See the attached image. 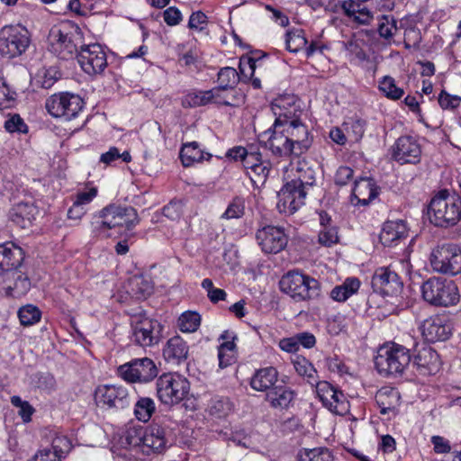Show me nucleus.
<instances>
[{
    "mask_svg": "<svg viewBox=\"0 0 461 461\" xmlns=\"http://www.w3.org/2000/svg\"><path fill=\"white\" fill-rule=\"evenodd\" d=\"M81 39L77 25L71 22H63L50 30L48 49L59 59L68 60L77 55Z\"/></svg>",
    "mask_w": 461,
    "mask_h": 461,
    "instance_id": "1",
    "label": "nucleus"
},
{
    "mask_svg": "<svg viewBox=\"0 0 461 461\" xmlns=\"http://www.w3.org/2000/svg\"><path fill=\"white\" fill-rule=\"evenodd\" d=\"M99 218L92 222L93 231L96 236L107 238L106 230L115 227H125L127 230L133 229L140 222L137 211L132 206H124L112 203L99 212Z\"/></svg>",
    "mask_w": 461,
    "mask_h": 461,
    "instance_id": "2",
    "label": "nucleus"
},
{
    "mask_svg": "<svg viewBox=\"0 0 461 461\" xmlns=\"http://www.w3.org/2000/svg\"><path fill=\"white\" fill-rule=\"evenodd\" d=\"M411 361L410 350L405 347L391 342L379 348L375 357L378 373L389 376L402 375Z\"/></svg>",
    "mask_w": 461,
    "mask_h": 461,
    "instance_id": "3",
    "label": "nucleus"
},
{
    "mask_svg": "<svg viewBox=\"0 0 461 461\" xmlns=\"http://www.w3.org/2000/svg\"><path fill=\"white\" fill-rule=\"evenodd\" d=\"M424 301L433 306L449 307L456 305L460 300L456 284L443 277H430L420 287Z\"/></svg>",
    "mask_w": 461,
    "mask_h": 461,
    "instance_id": "4",
    "label": "nucleus"
},
{
    "mask_svg": "<svg viewBox=\"0 0 461 461\" xmlns=\"http://www.w3.org/2000/svg\"><path fill=\"white\" fill-rule=\"evenodd\" d=\"M279 285L296 302L316 299L321 294L320 283L315 278L295 271L285 275Z\"/></svg>",
    "mask_w": 461,
    "mask_h": 461,
    "instance_id": "5",
    "label": "nucleus"
},
{
    "mask_svg": "<svg viewBox=\"0 0 461 461\" xmlns=\"http://www.w3.org/2000/svg\"><path fill=\"white\" fill-rule=\"evenodd\" d=\"M157 396L164 404H176L189 393L190 384L186 378L177 373H166L156 382Z\"/></svg>",
    "mask_w": 461,
    "mask_h": 461,
    "instance_id": "6",
    "label": "nucleus"
},
{
    "mask_svg": "<svg viewBox=\"0 0 461 461\" xmlns=\"http://www.w3.org/2000/svg\"><path fill=\"white\" fill-rule=\"evenodd\" d=\"M31 43L30 32L20 25L5 26L0 30V55L14 59L26 51Z\"/></svg>",
    "mask_w": 461,
    "mask_h": 461,
    "instance_id": "7",
    "label": "nucleus"
},
{
    "mask_svg": "<svg viewBox=\"0 0 461 461\" xmlns=\"http://www.w3.org/2000/svg\"><path fill=\"white\" fill-rule=\"evenodd\" d=\"M131 326L132 339L140 347H151L158 344L161 339V324L142 312L131 314Z\"/></svg>",
    "mask_w": 461,
    "mask_h": 461,
    "instance_id": "8",
    "label": "nucleus"
},
{
    "mask_svg": "<svg viewBox=\"0 0 461 461\" xmlns=\"http://www.w3.org/2000/svg\"><path fill=\"white\" fill-rule=\"evenodd\" d=\"M429 261L434 271L456 276L461 272V249L454 244L438 245L432 249Z\"/></svg>",
    "mask_w": 461,
    "mask_h": 461,
    "instance_id": "9",
    "label": "nucleus"
},
{
    "mask_svg": "<svg viewBox=\"0 0 461 461\" xmlns=\"http://www.w3.org/2000/svg\"><path fill=\"white\" fill-rule=\"evenodd\" d=\"M84 104L83 99L78 95L65 92L50 96L46 100L45 107L52 117L70 121L77 117Z\"/></svg>",
    "mask_w": 461,
    "mask_h": 461,
    "instance_id": "10",
    "label": "nucleus"
},
{
    "mask_svg": "<svg viewBox=\"0 0 461 461\" xmlns=\"http://www.w3.org/2000/svg\"><path fill=\"white\" fill-rule=\"evenodd\" d=\"M258 140L274 156L286 158L294 155V146L289 142L280 119L275 121L271 128L260 133Z\"/></svg>",
    "mask_w": 461,
    "mask_h": 461,
    "instance_id": "11",
    "label": "nucleus"
},
{
    "mask_svg": "<svg viewBox=\"0 0 461 461\" xmlns=\"http://www.w3.org/2000/svg\"><path fill=\"white\" fill-rule=\"evenodd\" d=\"M120 376L130 383H148L158 375V368L149 357L135 358L119 366Z\"/></svg>",
    "mask_w": 461,
    "mask_h": 461,
    "instance_id": "12",
    "label": "nucleus"
},
{
    "mask_svg": "<svg viewBox=\"0 0 461 461\" xmlns=\"http://www.w3.org/2000/svg\"><path fill=\"white\" fill-rule=\"evenodd\" d=\"M77 58L81 68L90 76L103 73L107 67L106 53L97 43L81 46Z\"/></svg>",
    "mask_w": 461,
    "mask_h": 461,
    "instance_id": "13",
    "label": "nucleus"
},
{
    "mask_svg": "<svg viewBox=\"0 0 461 461\" xmlns=\"http://www.w3.org/2000/svg\"><path fill=\"white\" fill-rule=\"evenodd\" d=\"M307 190L293 181L287 182L277 193L276 207L281 213L293 214L305 203Z\"/></svg>",
    "mask_w": 461,
    "mask_h": 461,
    "instance_id": "14",
    "label": "nucleus"
},
{
    "mask_svg": "<svg viewBox=\"0 0 461 461\" xmlns=\"http://www.w3.org/2000/svg\"><path fill=\"white\" fill-rule=\"evenodd\" d=\"M314 385L319 399L327 409L339 415L348 412V402L341 391L327 381H319Z\"/></svg>",
    "mask_w": 461,
    "mask_h": 461,
    "instance_id": "15",
    "label": "nucleus"
},
{
    "mask_svg": "<svg viewBox=\"0 0 461 461\" xmlns=\"http://www.w3.org/2000/svg\"><path fill=\"white\" fill-rule=\"evenodd\" d=\"M95 401L103 408L123 409L129 404V393L122 385H99L95 391Z\"/></svg>",
    "mask_w": 461,
    "mask_h": 461,
    "instance_id": "16",
    "label": "nucleus"
},
{
    "mask_svg": "<svg viewBox=\"0 0 461 461\" xmlns=\"http://www.w3.org/2000/svg\"><path fill=\"white\" fill-rule=\"evenodd\" d=\"M371 285L375 293L385 296L398 295L402 290L399 276L389 267L377 268L372 276Z\"/></svg>",
    "mask_w": 461,
    "mask_h": 461,
    "instance_id": "17",
    "label": "nucleus"
},
{
    "mask_svg": "<svg viewBox=\"0 0 461 461\" xmlns=\"http://www.w3.org/2000/svg\"><path fill=\"white\" fill-rule=\"evenodd\" d=\"M392 156L400 164H417L421 157V146L418 139L411 135L399 137L393 146Z\"/></svg>",
    "mask_w": 461,
    "mask_h": 461,
    "instance_id": "18",
    "label": "nucleus"
},
{
    "mask_svg": "<svg viewBox=\"0 0 461 461\" xmlns=\"http://www.w3.org/2000/svg\"><path fill=\"white\" fill-rule=\"evenodd\" d=\"M256 239L265 253L274 254L283 250L288 241L284 229L272 225H267L258 230Z\"/></svg>",
    "mask_w": 461,
    "mask_h": 461,
    "instance_id": "19",
    "label": "nucleus"
},
{
    "mask_svg": "<svg viewBox=\"0 0 461 461\" xmlns=\"http://www.w3.org/2000/svg\"><path fill=\"white\" fill-rule=\"evenodd\" d=\"M285 131L287 134L289 142L294 146V156H300L306 152L312 146V140L309 131L300 120L282 122Z\"/></svg>",
    "mask_w": 461,
    "mask_h": 461,
    "instance_id": "20",
    "label": "nucleus"
},
{
    "mask_svg": "<svg viewBox=\"0 0 461 461\" xmlns=\"http://www.w3.org/2000/svg\"><path fill=\"white\" fill-rule=\"evenodd\" d=\"M422 336L429 342L447 340L451 335L450 324L441 316L425 320L420 326Z\"/></svg>",
    "mask_w": 461,
    "mask_h": 461,
    "instance_id": "21",
    "label": "nucleus"
},
{
    "mask_svg": "<svg viewBox=\"0 0 461 461\" xmlns=\"http://www.w3.org/2000/svg\"><path fill=\"white\" fill-rule=\"evenodd\" d=\"M247 175L256 186L263 185L271 171V163L267 159H263L259 151L256 150L253 155H249L246 161Z\"/></svg>",
    "mask_w": 461,
    "mask_h": 461,
    "instance_id": "22",
    "label": "nucleus"
},
{
    "mask_svg": "<svg viewBox=\"0 0 461 461\" xmlns=\"http://www.w3.org/2000/svg\"><path fill=\"white\" fill-rule=\"evenodd\" d=\"M408 237V228L402 220L387 221L384 223L379 235L380 241L384 246H397Z\"/></svg>",
    "mask_w": 461,
    "mask_h": 461,
    "instance_id": "23",
    "label": "nucleus"
},
{
    "mask_svg": "<svg viewBox=\"0 0 461 461\" xmlns=\"http://www.w3.org/2000/svg\"><path fill=\"white\" fill-rule=\"evenodd\" d=\"M413 366L422 375L436 374L439 369L438 355L430 347H424L414 357Z\"/></svg>",
    "mask_w": 461,
    "mask_h": 461,
    "instance_id": "24",
    "label": "nucleus"
},
{
    "mask_svg": "<svg viewBox=\"0 0 461 461\" xmlns=\"http://www.w3.org/2000/svg\"><path fill=\"white\" fill-rule=\"evenodd\" d=\"M189 347L179 336L169 339L163 349L164 358L167 363L179 365L188 357Z\"/></svg>",
    "mask_w": 461,
    "mask_h": 461,
    "instance_id": "25",
    "label": "nucleus"
},
{
    "mask_svg": "<svg viewBox=\"0 0 461 461\" xmlns=\"http://www.w3.org/2000/svg\"><path fill=\"white\" fill-rule=\"evenodd\" d=\"M24 258L23 249L14 242L0 244V268L9 271L21 266Z\"/></svg>",
    "mask_w": 461,
    "mask_h": 461,
    "instance_id": "26",
    "label": "nucleus"
},
{
    "mask_svg": "<svg viewBox=\"0 0 461 461\" xmlns=\"http://www.w3.org/2000/svg\"><path fill=\"white\" fill-rule=\"evenodd\" d=\"M377 195L378 187L372 178H360L355 182L352 196L357 201V204L367 205Z\"/></svg>",
    "mask_w": 461,
    "mask_h": 461,
    "instance_id": "27",
    "label": "nucleus"
},
{
    "mask_svg": "<svg viewBox=\"0 0 461 461\" xmlns=\"http://www.w3.org/2000/svg\"><path fill=\"white\" fill-rule=\"evenodd\" d=\"M278 379V372L273 366L260 368L256 371L250 380V386L258 392H268L274 386Z\"/></svg>",
    "mask_w": 461,
    "mask_h": 461,
    "instance_id": "28",
    "label": "nucleus"
},
{
    "mask_svg": "<svg viewBox=\"0 0 461 461\" xmlns=\"http://www.w3.org/2000/svg\"><path fill=\"white\" fill-rule=\"evenodd\" d=\"M400 393L393 387H382L375 394V402L380 408L381 414L395 412L400 405Z\"/></svg>",
    "mask_w": 461,
    "mask_h": 461,
    "instance_id": "29",
    "label": "nucleus"
},
{
    "mask_svg": "<svg viewBox=\"0 0 461 461\" xmlns=\"http://www.w3.org/2000/svg\"><path fill=\"white\" fill-rule=\"evenodd\" d=\"M166 444L164 429L158 426H153L145 429L141 451L146 454L149 451L160 452L165 449Z\"/></svg>",
    "mask_w": 461,
    "mask_h": 461,
    "instance_id": "30",
    "label": "nucleus"
},
{
    "mask_svg": "<svg viewBox=\"0 0 461 461\" xmlns=\"http://www.w3.org/2000/svg\"><path fill=\"white\" fill-rule=\"evenodd\" d=\"M294 398V391L284 385H276L266 394V399L271 407L279 409L288 408Z\"/></svg>",
    "mask_w": 461,
    "mask_h": 461,
    "instance_id": "31",
    "label": "nucleus"
},
{
    "mask_svg": "<svg viewBox=\"0 0 461 461\" xmlns=\"http://www.w3.org/2000/svg\"><path fill=\"white\" fill-rule=\"evenodd\" d=\"M344 14L359 24H368L373 19V14L366 7H362L356 0H345L341 5Z\"/></svg>",
    "mask_w": 461,
    "mask_h": 461,
    "instance_id": "32",
    "label": "nucleus"
},
{
    "mask_svg": "<svg viewBox=\"0 0 461 461\" xmlns=\"http://www.w3.org/2000/svg\"><path fill=\"white\" fill-rule=\"evenodd\" d=\"M210 153H204L196 141L185 143L180 150V158L184 167H191L194 163L209 160Z\"/></svg>",
    "mask_w": 461,
    "mask_h": 461,
    "instance_id": "33",
    "label": "nucleus"
},
{
    "mask_svg": "<svg viewBox=\"0 0 461 461\" xmlns=\"http://www.w3.org/2000/svg\"><path fill=\"white\" fill-rule=\"evenodd\" d=\"M36 207L32 203L21 202L12 208L10 218L15 224L27 228L34 219Z\"/></svg>",
    "mask_w": 461,
    "mask_h": 461,
    "instance_id": "34",
    "label": "nucleus"
},
{
    "mask_svg": "<svg viewBox=\"0 0 461 461\" xmlns=\"http://www.w3.org/2000/svg\"><path fill=\"white\" fill-rule=\"evenodd\" d=\"M316 180V170L306 160H298L295 167L294 177L291 180L308 191Z\"/></svg>",
    "mask_w": 461,
    "mask_h": 461,
    "instance_id": "35",
    "label": "nucleus"
},
{
    "mask_svg": "<svg viewBox=\"0 0 461 461\" xmlns=\"http://www.w3.org/2000/svg\"><path fill=\"white\" fill-rule=\"evenodd\" d=\"M213 94L212 104L225 106H239L244 101V95L236 89H227L221 87L212 88Z\"/></svg>",
    "mask_w": 461,
    "mask_h": 461,
    "instance_id": "36",
    "label": "nucleus"
},
{
    "mask_svg": "<svg viewBox=\"0 0 461 461\" xmlns=\"http://www.w3.org/2000/svg\"><path fill=\"white\" fill-rule=\"evenodd\" d=\"M9 284L5 287L6 294L13 297H21L28 293L31 288V281L27 275L22 272H12L9 276Z\"/></svg>",
    "mask_w": 461,
    "mask_h": 461,
    "instance_id": "37",
    "label": "nucleus"
},
{
    "mask_svg": "<svg viewBox=\"0 0 461 461\" xmlns=\"http://www.w3.org/2000/svg\"><path fill=\"white\" fill-rule=\"evenodd\" d=\"M360 281L357 277H348L345 281L339 285H336L330 294V296L332 300L344 303L350 296L357 294L360 288Z\"/></svg>",
    "mask_w": 461,
    "mask_h": 461,
    "instance_id": "38",
    "label": "nucleus"
},
{
    "mask_svg": "<svg viewBox=\"0 0 461 461\" xmlns=\"http://www.w3.org/2000/svg\"><path fill=\"white\" fill-rule=\"evenodd\" d=\"M128 293L136 299H144L149 296L153 290L151 283L143 276H133L128 280Z\"/></svg>",
    "mask_w": 461,
    "mask_h": 461,
    "instance_id": "39",
    "label": "nucleus"
},
{
    "mask_svg": "<svg viewBox=\"0 0 461 461\" xmlns=\"http://www.w3.org/2000/svg\"><path fill=\"white\" fill-rule=\"evenodd\" d=\"M61 73L57 67L41 68L35 76L34 81L37 86L44 89L50 88L59 78Z\"/></svg>",
    "mask_w": 461,
    "mask_h": 461,
    "instance_id": "40",
    "label": "nucleus"
},
{
    "mask_svg": "<svg viewBox=\"0 0 461 461\" xmlns=\"http://www.w3.org/2000/svg\"><path fill=\"white\" fill-rule=\"evenodd\" d=\"M298 461H334L331 451L324 447L303 448L297 455Z\"/></svg>",
    "mask_w": 461,
    "mask_h": 461,
    "instance_id": "41",
    "label": "nucleus"
},
{
    "mask_svg": "<svg viewBox=\"0 0 461 461\" xmlns=\"http://www.w3.org/2000/svg\"><path fill=\"white\" fill-rule=\"evenodd\" d=\"M155 411V402L149 397H140L134 404V416L142 422H148Z\"/></svg>",
    "mask_w": 461,
    "mask_h": 461,
    "instance_id": "42",
    "label": "nucleus"
},
{
    "mask_svg": "<svg viewBox=\"0 0 461 461\" xmlns=\"http://www.w3.org/2000/svg\"><path fill=\"white\" fill-rule=\"evenodd\" d=\"M294 366L296 371V373L301 375L304 376L307 379V382L314 385L317 382H319L317 371L314 368L313 365L307 360L305 357H297L294 361Z\"/></svg>",
    "mask_w": 461,
    "mask_h": 461,
    "instance_id": "43",
    "label": "nucleus"
},
{
    "mask_svg": "<svg viewBox=\"0 0 461 461\" xmlns=\"http://www.w3.org/2000/svg\"><path fill=\"white\" fill-rule=\"evenodd\" d=\"M213 94L212 89L205 91H194L187 94L183 101V106L185 107H198L212 104Z\"/></svg>",
    "mask_w": 461,
    "mask_h": 461,
    "instance_id": "44",
    "label": "nucleus"
},
{
    "mask_svg": "<svg viewBox=\"0 0 461 461\" xmlns=\"http://www.w3.org/2000/svg\"><path fill=\"white\" fill-rule=\"evenodd\" d=\"M286 104H290V102H286V98L285 97H279L275 99V101L272 103L271 109L273 111L274 115L276 116L275 121H277L278 119L281 120V122H285V120L287 121H298L299 119L295 116V109L287 108L285 106Z\"/></svg>",
    "mask_w": 461,
    "mask_h": 461,
    "instance_id": "45",
    "label": "nucleus"
},
{
    "mask_svg": "<svg viewBox=\"0 0 461 461\" xmlns=\"http://www.w3.org/2000/svg\"><path fill=\"white\" fill-rule=\"evenodd\" d=\"M233 409L230 400L223 396H215L209 404V412L217 418H223L229 415Z\"/></svg>",
    "mask_w": 461,
    "mask_h": 461,
    "instance_id": "46",
    "label": "nucleus"
},
{
    "mask_svg": "<svg viewBox=\"0 0 461 461\" xmlns=\"http://www.w3.org/2000/svg\"><path fill=\"white\" fill-rule=\"evenodd\" d=\"M257 68V60L251 57H241L240 59L239 69L241 76L249 77L254 88H261V81L258 77H254Z\"/></svg>",
    "mask_w": 461,
    "mask_h": 461,
    "instance_id": "47",
    "label": "nucleus"
},
{
    "mask_svg": "<svg viewBox=\"0 0 461 461\" xmlns=\"http://www.w3.org/2000/svg\"><path fill=\"white\" fill-rule=\"evenodd\" d=\"M379 90L391 100H399L404 95V90L397 86L394 78L390 76H385L380 80Z\"/></svg>",
    "mask_w": 461,
    "mask_h": 461,
    "instance_id": "48",
    "label": "nucleus"
},
{
    "mask_svg": "<svg viewBox=\"0 0 461 461\" xmlns=\"http://www.w3.org/2000/svg\"><path fill=\"white\" fill-rule=\"evenodd\" d=\"M240 81V76L237 70L230 67H225L220 69L218 72V82L217 87L227 88L230 90L235 89L236 85Z\"/></svg>",
    "mask_w": 461,
    "mask_h": 461,
    "instance_id": "49",
    "label": "nucleus"
},
{
    "mask_svg": "<svg viewBox=\"0 0 461 461\" xmlns=\"http://www.w3.org/2000/svg\"><path fill=\"white\" fill-rule=\"evenodd\" d=\"M201 324V317L195 312H185L178 319V327L183 332H194Z\"/></svg>",
    "mask_w": 461,
    "mask_h": 461,
    "instance_id": "50",
    "label": "nucleus"
},
{
    "mask_svg": "<svg viewBox=\"0 0 461 461\" xmlns=\"http://www.w3.org/2000/svg\"><path fill=\"white\" fill-rule=\"evenodd\" d=\"M41 312L38 307L27 304L18 311V317L21 324L23 326H31L37 323L41 320Z\"/></svg>",
    "mask_w": 461,
    "mask_h": 461,
    "instance_id": "51",
    "label": "nucleus"
},
{
    "mask_svg": "<svg viewBox=\"0 0 461 461\" xmlns=\"http://www.w3.org/2000/svg\"><path fill=\"white\" fill-rule=\"evenodd\" d=\"M397 32V21L392 15H382L379 19L378 33L385 39L391 40Z\"/></svg>",
    "mask_w": 461,
    "mask_h": 461,
    "instance_id": "52",
    "label": "nucleus"
},
{
    "mask_svg": "<svg viewBox=\"0 0 461 461\" xmlns=\"http://www.w3.org/2000/svg\"><path fill=\"white\" fill-rule=\"evenodd\" d=\"M285 43L286 49L290 52H298L300 50L306 47L307 40L302 30H295L286 34Z\"/></svg>",
    "mask_w": 461,
    "mask_h": 461,
    "instance_id": "53",
    "label": "nucleus"
},
{
    "mask_svg": "<svg viewBox=\"0 0 461 461\" xmlns=\"http://www.w3.org/2000/svg\"><path fill=\"white\" fill-rule=\"evenodd\" d=\"M347 134L353 141L361 140L365 133L366 122L361 119L351 118L343 124Z\"/></svg>",
    "mask_w": 461,
    "mask_h": 461,
    "instance_id": "54",
    "label": "nucleus"
},
{
    "mask_svg": "<svg viewBox=\"0 0 461 461\" xmlns=\"http://www.w3.org/2000/svg\"><path fill=\"white\" fill-rule=\"evenodd\" d=\"M145 437V429L143 427H131L125 432V442L130 447L142 448Z\"/></svg>",
    "mask_w": 461,
    "mask_h": 461,
    "instance_id": "55",
    "label": "nucleus"
},
{
    "mask_svg": "<svg viewBox=\"0 0 461 461\" xmlns=\"http://www.w3.org/2000/svg\"><path fill=\"white\" fill-rule=\"evenodd\" d=\"M256 151V149L253 147H249V149H246L242 146H236L230 149L226 152V158L230 161H240L243 167H246V161L249 158V155H253Z\"/></svg>",
    "mask_w": 461,
    "mask_h": 461,
    "instance_id": "56",
    "label": "nucleus"
},
{
    "mask_svg": "<svg viewBox=\"0 0 461 461\" xmlns=\"http://www.w3.org/2000/svg\"><path fill=\"white\" fill-rule=\"evenodd\" d=\"M11 403L19 409L18 414L21 416L24 422H29L34 412V408L27 401H23L18 395L11 397Z\"/></svg>",
    "mask_w": 461,
    "mask_h": 461,
    "instance_id": "57",
    "label": "nucleus"
},
{
    "mask_svg": "<svg viewBox=\"0 0 461 461\" xmlns=\"http://www.w3.org/2000/svg\"><path fill=\"white\" fill-rule=\"evenodd\" d=\"M245 212V203L242 198L235 197L228 205L222 218L239 219L243 216Z\"/></svg>",
    "mask_w": 461,
    "mask_h": 461,
    "instance_id": "58",
    "label": "nucleus"
},
{
    "mask_svg": "<svg viewBox=\"0 0 461 461\" xmlns=\"http://www.w3.org/2000/svg\"><path fill=\"white\" fill-rule=\"evenodd\" d=\"M319 242L325 246L330 247L339 242L338 231L335 227H325L319 233Z\"/></svg>",
    "mask_w": 461,
    "mask_h": 461,
    "instance_id": "59",
    "label": "nucleus"
},
{
    "mask_svg": "<svg viewBox=\"0 0 461 461\" xmlns=\"http://www.w3.org/2000/svg\"><path fill=\"white\" fill-rule=\"evenodd\" d=\"M5 129L9 132L26 133L28 127L19 114L12 115L5 122Z\"/></svg>",
    "mask_w": 461,
    "mask_h": 461,
    "instance_id": "60",
    "label": "nucleus"
},
{
    "mask_svg": "<svg viewBox=\"0 0 461 461\" xmlns=\"http://www.w3.org/2000/svg\"><path fill=\"white\" fill-rule=\"evenodd\" d=\"M37 386L48 393L52 392L56 388V379L50 373H40L37 375Z\"/></svg>",
    "mask_w": 461,
    "mask_h": 461,
    "instance_id": "61",
    "label": "nucleus"
},
{
    "mask_svg": "<svg viewBox=\"0 0 461 461\" xmlns=\"http://www.w3.org/2000/svg\"><path fill=\"white\" fill-rule=\"evenodd\" d=\"M438 104L442 109H455L459 106L461 97L451 95L445 90H442L438 98Z\"/></svg>",
    "mask_w": 461,
    "mask_h": 461,
    "instance_id": "62",
    "label": "nucleus"
},
{
    "mask_svg": "<svg viewBox=\"0 0 461 461\" xmlns=\"http://www.w3.org/2000/svg\"><path fill=\"white\" fill-rule=\"evenodd\" d=\"M51 449L64 458L71 449V443L67 437L58 436L52 440Z\"/></svg>",
    "mask_w": 461,
    "mask_h": 461,
    "instance_id": "63",
    "label": "nucleus"
},
{
    "mask_svg": "<svg viewBox=\"0 0 461 461\" xmlns=\"http://www.w3.org/2000/svg\"><path fill=\"white\" fill-rule=\"evenodd\" d=\"M207 23L208 20L205 14L201 11H197L191 14L188 21V27L190 29H195L201 32L205 28Z\"/></svg>",
    "mask_w": 461,
    "mask_h": 461,
    "instance_id": "64",
    "label": "nucleus"
}]
</instances>
